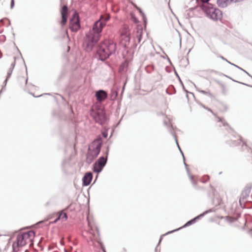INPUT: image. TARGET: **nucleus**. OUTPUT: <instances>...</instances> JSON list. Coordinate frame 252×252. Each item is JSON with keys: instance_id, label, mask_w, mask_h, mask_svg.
Listing matches in <instances>:
<instances>
[{"instance_id": "nucleus-22", "label": "nucleus", "mask_w": 252, "mask_h": 252, "mask_svg": "<svg viewBox=\"0 0 252 252\" xmlns=\"http://www.w3.org/2000/svg\"><path fill=\"white\" fill-rule=\"evenodd\" d=\"M219 121L220 122H222L221 119H220V118H219Z\"/></svg>"}, {"instance_id": "nucleus-10", "label": "nucleus", "mask_w": 252, "mask_h": 252, "mask_svg": "<svg viewBox=\"0 0 252 252\" xmlns=\"http://www.w3.org/2000/svg\"><path fill=\"white\" fill-rule=\"evenodd\" d=\"M107 158L100 157L94 165V170L96 172H100L106 163Z\"/></svg>"}, {"instance_id": "nucleus-16", "label": "nucleus", "mask_w": 252, "mask_h": 252, "mask_svg": "<svg viewBox=\"0 0 252 252\" xmlns=\"http://www.w3.org/2000/svg\"><path fill=\"white\" fill-rule=\"evenodd\" d=\"M137 32V34H138L137 35L141 36L142 35V28H140V29L138 28Z\"/></svg>"}, {"instance_id": "nucleus-17", "label": "nucleus", "mask_w": 252, "mask_h": 252, "mask_svg": "<svg viewBox=\"0 0 252 252\" xmlns=\"http://www.w3.org/2000/svg\"><path fill=\"white\" fill-rule=\"evenodd\" d=\"M132 20L134 23L135 24L137 23L138 22V20L137 19L136 17H135L134 16H131Z\"/></svg>"}, {"instance_id": "nucleus-14", "label": "nucleus", "mask_w": 252, "mask_h": 252, "mask_svg": "<svg viewBox=\"0 0 252 252\" xmlns=\"http://www.w3.org/2000/svg\"><path fill=\"white\" fill-rule=\"evenodd\" d=\"M92 177H93V176H92V174L90 172H89V173H87L84 178H83V184L85 186H88L89 185L91 182V181L92 180Z\"/></svg>"}, {"instance_id": "nucleus-9", "label": "nucleus", "mask_w": 252, "mask_h": 252, "mask_svg": "<svg viewBox=\"0 0 252 252\" xmlns=\"http://www.w3.org/2000/svg\"><path fill=\"white\" fill-rule=\"evenodd\" d=\"M80 28L79 18L78 14L73 15L69 23V28L73 32H77Z\"/></svg>"}, {"instance_id": "nucleus-19", "label": "nucleus", "mask_w": 252, "mask_h": 252, "mask_svg": "<svg viewBox=\"0 0 252 252\" xmlns=\"http://www.w3.org/2000/svg\"><path fill=\"white\" fill-rule=\"evenodd\" d=\"M200 0L203 3L202 4L209 3L208 1H209V0Z\"/></svg>"}, {"instance_id": "nucleus-4", "label": "nucleus", "mask_w": 252, "mask_h": 252, "mask_svg": "<svg viewBox=\"0 0 252 252\" xmlns=\"http://www.w3.org/2000/svg\"><path fill=\"white\" fill-rule=\"evenodd\" d=\"M34 236L35 233L32 230L20 233L17 237L16 243H14L13 244V248H15L16 245L17 247H22L27 244H31Z\"/></svg>"}, {"instance_id": "nucleus-24", "label": "nucleus", "mask_w": 252, "mask_h": 252, "mask_svg": "<svg viewBox=\"0 0 252 252\" xmlns=\"http://www.w3.org/2000/svg\"><path fill=\"white\" fill-rule=\"evenodd\" d=\"M103 251L104 252H105V250L104 249H103Z\"/></svg>"}, {"instance_id": "nucleus-3", "label": "nucleus", "mask_w": 252, "mask_h": 252, "mask_svg": "<svg viewBox=\"0 0 252 252\" xmlns=\"http://www.w3.org/2000/svg\"><path fill=\"white\" fill-rule=\"evenodd\" d=\"M102 145L100 139L94 140L89 146L86 156V162L91 163L98 155Z\"/></svg>"}, {"instance_id": "nucleus-18", "label": "nucleus", "mask_w": 252, "mask_h": 252, "mask_svg": "<svg viewBox=\"0 0 252 252\" xmlns=\"http://www.w3.org/2000/svg\"><path fill=\"white\" fill-rule=\"evenodd\" d=\"M194 222V220H191L189 221H188L185 225V226L189 225L192 223H193Z\"/></svg>"}, {"instance_id": "nucleus-20", "label": "nucleus", "mask_w": 252, "mask_h": 252, "mask_svg": "<svg viewBox=\"0 0 252 252\" xmlns=\"http://www.w3.org/2000/svg\"><path fill=\"white\" fill-rule=\"evenodd\" d=\"M14 5V0H11V8H13Z\"/></svg>"}, {"instance_id": "nucleus-1", "label": "nucleus", "mask_w": 252, "mask_h": 252, "mask_svg": "<svg viewBox=\"0 0 252 252\" xmlns=\"http://www.w3.org/2000/svg\"><path fill=\"white\" fill-rule=\"evenodd\" d=\"M110 19L109 15H101L98 20L96 21L93 27V33L90 32L87 34L85 39L84 45H86L87 50H91L100 38L99 33L102 32L106 22Z\"/></svg>"}, {"instance_id": "nucleus-11", "label": "nucleus", "mask_w": 252, "mask_h": 252, "mask_svg": "<svg viewBox=\"0 0 252 252\" xmlns=\"http://www.w3.org/2000/svg\"><path fill=\"white\" fill-rule=\"evenodd\" d=\"M62 21L61 24L63 26L67 22L68 16V8L67 6L64 5L61 10Z\"/></svg>"}, {"instance_id": "nucleus-23", "label": "nucleus", "mask_w": 252, "mask_h": 252, "mask_svg": "<svg viewBox=\"0 0 252 252\" xmlns=\"http://www.w3.org/2000/svg\"><path fill=\"white\" fill-rule=\"evenodd\" d=\"M208 110L209 111H210V112H212V111H211V109H208Z\"/></svg>"}, {"instance_id": "nucleus-12", "label": "nucleus", "mask_w": 252, "mask_h": 252, "mask_svg": "<svg viewBox=\"0 0 252 252\" xmlns=\"http://www.w3.org/2000/svg\"><path fill=\"white\" fill-rule=\"evenodd\" d=\"M95 96L98 101L101 102L107 98V94L103 90H99L95 93Z\"/></svg>"}, {"instance_id": "nucleus-7", "label": "nucleus", "mask_w": 252, "mask_h": 252, "mask_svg": "<svg viewBox=\"0 0 252 252\" xmlns=\"http://www.w3.org/2000/svg\"><path fill=\"white\" fill-rule=\"evenodd\" d=\"M91 115L97 123L102 124L106 117L104 109L98 105H94L91 109Z\"/></svg>"}, {"instance_id": "nucleus-5", "label": "nucleus", "mask_w": 252, "mask_h": 252, "mask_svg": "<svg viewBox=\"0 0 252 252\" xmlns=\"http://www.w3.org/2000/svg\"><path fill=\"white\" fill-rule=\"evenodd\" d=\"M87 220L89 227L87 233L89 238L93 243H94V242H97L99 243L100 238L99 231L93 218L88 216Z\"/></svg>"}, {"instance_id": "nucleus-2", "label": "nucleus", "mask_w": 252, "mask_h": 252, "mask_svg": "<svg viewBox=\"0 0 252 252\" xmlns=\"http://www.w3.org/2000/svg\"><path fill=\"white\" fill-rule=\"evenodd\" d=\"M116 45L112 41L106 40L99 46L98 53L102 60L108 58L116 50Z\"/></svg>"}, {"instance_id": "nucleus-15", "label": "nucleus", "mask_w": 252, "mask_h": 252, "mask_svg": "<svg viewBox=\"0 0 252 252\" xmlns=\"http://www.w3.org/2000/svg\"><path fill=\"white\" fill-rule=\"evenodd\" d=\"M232 0H218L217 3L220 7H224L232 2Z\"/></svg>"}, {"instance_id": "nucleus-21", "label": "nucleus", "mask_w": 252, "mask_h": 252, "mask_svg": "<svg viewBox=\"0 0 252 252\" xmlns=\"http://www.w3.org/2000/svg\"><path fill=\"white\" fill-rule=\"evenodd\" d=\"M21 252H29L28 250H25L24 251H21Z\"/></svg>"}, {"instance_id": "nucleus-8", "label": "nucleus", "mask_w": 252, "mask_h": 252, "mask_svg": "<svg viewBox=\"0 0 252 252\" xmlns=\"http://www.w3.org/2000/svg\"><path fill=\"white\" fill-rule=\"evenodd\" d=\"M120 44L124 47H127L130 40V31L128 27L124 25L120 30Z\"/></svg>"}, {"instance_id": "nucleus-13", "label": "nucleus", "mask_w": 252, "mask_h": 252, "mask_svg": "<svg viewBox=\"0 0 252 252\" xmlns=\"http://www.w3.org/2000/svg\"><path fill=\"white\" fill-rule=\"evenodd\" d=\"M57 218L53 221L54 223H56L57 221L61 220L62 221H65L67 219V214L63 211H61L57 213Z\"/></svg>"}, {"instance_id": "nucleus-6", "label": "nucleus", "mask_w": 252, "mask_h": 252, "mask_svg": "<svg viewBox=\"0 0 252 252\" xmlns=\"http://www.w3.org/2000/svg\"><path fill=\"white\" fill-rule=\"evenodd\" d=\"M201 9L206 13L207 16L213 20H218L221 15L219 9L214 7L210 3L202 4L200 6Z\"/></svg>"}]
</instances>
